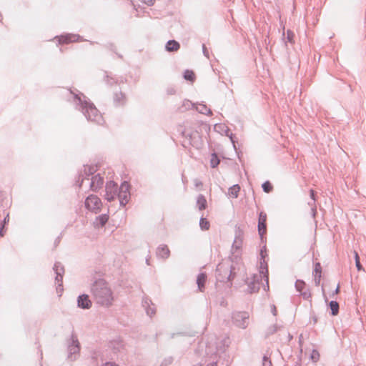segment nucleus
Instances as JSON below:
<instances>
[{
    "label": "nucleus",
    "mask_w": 366,
    "mask_h": 366,
    "mask_svg": "<svg viewBox=\"0 0 366 366\" xmlns=\"http://www.w3.org/2000/svg\"><path fill=\"white\" fill-rule=\"evenodd\" d=\"M77 92L73 93L71 91V93L74 94V100L76 108L81 111L88 121L102 124L104 122L103 117L94 104L90 101L86 100V97L81 92L79 91Z\"/></svg>",
    "instance_id": "f257e3e1"
},
{
    "label": "nucleus",
    "mask_w": 366,
    "mask_h": 366,
    "mask_svg": "<svg viewBox=\"0 0 366 366\" xmlns=\"http://www.w3.org/2000/svg\"><path fill=\"white\" fill-rule=\"evenodd\" d=\"M92 295L97 305L109 307L112 305L114 301L113 292L107 282L103 279H98L91 286Z\"/></svg>",
    "instance_id": "f03ea898"
},
{
    "label": "nucleus",
    "mask_w": 366,
    "mask_h": 366,
    "mask_svg": "<svg viewBox=\"0 0 366 366\" xmlns=\"http://www.w3.org/2000/svg\"><path fill=\"white\" fill-rule=\"evenodd\" d=\"M241 264L233 257H229L219 263L216 269V277L221 282H232L240 270Z\"/></svg>",
    "instance_id": "7ed1b4c3"
},
{
    "label": "nucleus",
    "mask_w": 366,
    "mask_h": 366,
    "mask_svg": "<svg viewBox=\"0 0 366 366\" xmlns=\"http://www.w3.org/2000/svg\"><path fill=\"white\" fill-rule=\"evenodd\" d=\"M182 136L185 138L182 142V146L187 148L192 146L195 148H199L202 145V138L199 132L196 130H191L187 129H179Z\"/></svg>",
    "instance_id": "20e7f679"
},
{
    "label": "nucleus",
    "mask_w": 366,
    "mask_h": 366,
    "mask_svg": "<svg viewBox=\"0 0 366 366\" xmlns=\"http://www.w3.org/2000/svg\"><path fill=\"white\" fill-rule=\"evenodd\" d=\"M243 243V232L242 230H237L233 242V244L232 245L231 252L232 254V256L231 257H233V259L239 261V254L242 249Z\"/></svg>",
    "instance_id": "39448f33"
},
{
    "label": "nucleus",
    "mask_w": 366,
    "mask_h": 366,
    "mask_svg": "<svg viewBox=\"0 0 366 366\" xmlns=\"http://www.w3.org/2000/svg\"><path fill=\"white\" fill-rule=\"evenodd\" d=\"M249 317L247 312H234L232 316L233 324L242 329H245L248 326Z\"/></svg>",
    "instance_id": "423d86ee"
},
{
    "label": "nucleus",
    "mask_w": 366,
    "mask_h": 366,
    "mask_svg": "<svg viewBox=\"0 0 366 366\" xmlns=\"http://www.w3.org/2000/svg\"><path fill=\"white\" fill-rule=\"evenodd\" d=\"M80 352V344L77 337L74 335H71L70 342L68 345V358L71 361L76 359V356Z\"/></svg>",
    "instance_id": "0eeeda50"
},
{
    "label": "nucleus",
    "mask_w": 366,
    "mask_h": 366,
    "mask_svg": "<svg viewBox=\"0 0 366 366\" xmlns=\"http://www.w3.org/2000/svg\"><path fill=\"white\" fill-rule=\"evenodd\" d=\"M84 204L87 209L97 213L101 210L102 201L97 195L91 194L86 198Z\"/></svg>",
    "instance_id": "6e6552de"
},
{
    "label": "nucleus",
    "mask_w": 366,
    "mask_h": 366,
    "mask_svg": "<svg viewBox=\"0 0 366 366\" xmlns=\"http://www.w3.org/2000/svg\"><path fill=\"white\" fill-rule=\"evenodd\" d=\"M53 269L56 274L55 280L57 283L56 291L58 292H61L63 291L62 280L64 274V266L61 264V262H56L54 265Z\"/></svg>",
    "instance_id": "1a4fd4ad"
},
{
    "label": "nucleus",
    "mask_w": 366,
    "mask_h": 366,
    "mask_svg": "<svg viewBox=\"0 0 366 366\" xmlns=\"http://www.w3.org/2000/svg\"><path fill=\"white\" fill-rule=\"evenodd\" d=\"M96 171H97V169H96L95 166H93V165H90V166L84 165V169L81 170L79 172L78 179L76 181V183L78 185V187H81L84 180L85 179H89V177L91 175H92L93 174H94Z\"/></svg>",
    "instance_id": "9d476101"
},
{
    "label": "nucleus",
    "mask_w": 366,
    "mask_h": 366,
    "mask_svg": "<svg viewBox=\"0 0 366 366\" xmlns=\"http://www.w3.org/2000/svg\"><path fill=\"white\" fill-rule=\"evenodd\" d=\"M262 279V277L261 274H254L251 280L246 282L247 284V292L249 293L257 292L259 290V285Z\"/></svg>",
    "instance_id": "9b49d317"
},
{
    "label": "nucleus",
    "mask_w": 366,
    "mask_h": 366,
    "mask_svg": "<svg viewBox=\"0 0 366 366\" xmlns=\"http://www.w3.org/2000/svg\"><path fill=\"white\" fill-rule=\"evenodd\" d=\"M266 251V246L264 245L260 250V265H259V273L258 274H261L262 277L264 275H269L268 274V267L267 263L264 261V252Z\"/></svg>",
    "instance_id": "f8f14e48"
},
{
    "label": "nucleus",
    "mask_w": 366,
    "mask_h": 366,
    "mask_svg": "<svg viewBox=\"0 0 366 366\" xmlns=\"http://www.w3.org/2000/svg\"><path fill=\"white\" fill-rule=\"evenodd\" d=\"M77 306L84 310H88L92 307V302L89 300V295L83 294L77 298Z\"/></svg>",
    "instance_id": "ddd939ff"
},
{
    "label": "nucleus",
    "mask_w": 366,
    "mask_h": 366,
    "mask_svg": "<svg viewBox=\"0 0 366 366\" xmlns=\"http://www.w3.org/2000/svg\"><path fill=\"white\" fill-rule=\"evenodd\" d=\"M142 307L144 308L147 315L152 316L155 314L156 309L152 300L148 297H144L142 299Z\"/></svg>",
    "instance_id": "4468645a"
},
{
    "label": "nucleus",
    "mask_w": 366,
    "mask_h": 366,
    "mask_svg": "<svg viewBox=\"0 0 366 366\" xmlns=\"http://www.w3.org/2000/svg\"><path fill=\"white\" fill-rule=\"evenodd\" d=\"M103 184L104 178L100 175V174H97L92 177L90 189L92 191H97L102 187Z\"/></svg>",
    "instance_id": "2eb2a0df"
},
{
    "label": "nucleus",
    "mask_w": 366,
    "mask_h": 366,
    "mask_svg": "<svg viewBox=\"0 0 366 366\" xmlns=\"http://www.w3.org/2000/svg\"><path fill=\"white\" fill-rule=\"evenodd\" d=\"M81 36L78 34H66V35H61L59 37V43L61 44H68L70 42H75L78 41Z\"/></svg>",
    "instance_id": "dca6fc26"
},
{
    "label": "nucleus",
    "mask_w": 366,
    "mask_h": 366,
    "mask_svg": "<svg viewBox=\"0 0 366 366\" xmlns=\"http://www.w3.org/2000/svg\"><path fill=\"white\" fill-rule=\"evenodd\" d=\"M170 251L166 244L159 245L157 249V256L162 259H167L169 257Z\"/></svg>",
    "instance_id": "f3484780"
},
{
    "label": "nucleus",
    "mask_w": 366,
    "mask_h": 366,
    "mask_svg": "<svg viewBox=\"0 0 366 366\" xmlns=\"http://www.w3.org/2000/svg\"><path fill=\"white\" fill-rule=\"evenodd\" d=\"M179 48L180 44L174 39L169 40L165 45V49L169 52L177 51L179 49Z\"/></svg>",
    "instance_id": "a211bd4d"
},
{
    "label": "nucleus",
    "mask_w": 366,
    "mask_h": 366,
    "mask_svg": "<svg viewBox=\"0 0 366 366\" xmlns=\"http://www.w3.org/2000/svg\"><path fill=\"white\" fill-rule=\"evenodd\" d=\"M114 103L116 106L124 105L126 103L125 94L122 92L115 93L114 95Z\"/></svg>",
    "instance_id": "6ab92c4d"
},
{
    "label": "nucleus",
    "mask_w": 366,
    "mask_h": 366,
    "mask_svg": "<svg viewBox=\"0 0 366 366\" xmlns=\"http://www.w3.org/2000/svg\"><path fill=\"white\" fill-rule=\"evenodd\" d=\"M207 274L205 272H201L198 274L197 278V284L199 291L202 292L204 289V285L207 280Z\"/></svg>",
    "instance_id": "aec40b11"
},
{
    "label": "nucleus",
    "mask_w": 366,
    "mask_h": 366,
    "mask_svg": "<svg viewBox=\"0 0 366 366\" xmlns=\"http://www.w3.org/2000/svg\"><path fill=\"white\" fill-rule=\"evenodd\" d=\"M315 195H316L315 192L313 189H310V198L312 199V201L308 202V204L311 207V213H312V215L313 217H315V214H317V208H316V205H315V202H316Z\"/></svg>",
    "instance_id": "412c9836"
},
{
    "label": "nucleus",
    "mask_w": 366,
    "mask_h": 366,
    "mask_svg": "<svg viewBox=\"0 0 366 366\" xmlns=\"http://www.w3.org/2000/svg\"><path fill=\"white\" fill-rule=\"evenodd\" d=\"M257 229H267V214L264 212L259 214Z\"/></svg>",
    "instance_id": "4be33fe9"
},
{
    "label": "nucleus",
    "mask_w": 366,
    "mask_h": 366,
    "mask_svg": "<svg viewBox=\"0 0 366 366\" xmlns=\"http://www.w3.org/2000/svg\"><path fill=\"white\" fill-rule=\"evenodd\" d=\"M117 196L119 198L120 205L124 207L129 202L130 192L117 193Z\"/></svg>",
    "instance_id": "5701e85b"
},
{
    "label": "nucleus",
    "mask_w": 366,
    "mask_h": 366,
    "mask_svg": "<svg viewBox=\"0 0 366 366\" xmlns=\"http://www.w3.org/2000/svg\"><path fill=\"white\" fill-rule=\"evenodd\" d=\"M197 205L199 210H204L207 207V200L203 194H199L197 199Z\"/></svg>",
    "instance_id": "b1692460"
},
{
    "label": "nucleus",
    "mask_w": 366,
    "mask_h": 366,
    "mask_svg": "<svg viewBox=\"0 0 366 366\" xmlns=\"http://www.w3.org/2000/svg\"><path fill=\"white\" fill-rule=\"evenodd\" d=\"M108 219H109V216L107 214H101V215L97 217L94 224L97 226L104 227L106 224V223L107 222Z\"/></svg>",
    "instance_id": "393cba45"
},
{
    "label": "nucleus",
    "mask_w": 366,
    "mask_h": 366,
    "mask_svg": "<svg viewBox=\"0 0 366 366\" xmlns=\"http://www.w3.org/2000/svg\"><path fill=\"white\" fill-rule=\"evenodd\" d=\"M195 109L202 114L211 115L212 111L209 109L205 104H199L198 106L194 107Z\"/></svg>",
    "instance_id": "a878e982"
},
{
    "label": "nucleus",
    "mask_w": 366,
    "mask_h": 366,
    "mask_svg": "<svg viewBox=\"0 0 366 366\" xmlns=\"http://www.w3.org/2000/svg\"><path fill=\"white\" fill-rule=\"evenodd\" d=\"M329 307L331 310V315L332 316H336L338 315L340 306L337 301H335V300L330 301L329 303Z\"/></svg>",
    "instance_id": "bb28decb"
},
{
    "label": "nucleus",
    "mask_w": 366,
    "mask_h": 366,
    "mask_svg": "<svg viewBox=\"0 0 366 366\" xmlns=\"http://www.w3.org/2000/svg\"><path fill=\"white\" fill-rule=\"evenodd\" d=\"M220 163V159L217 156V153L213 152L211 154L210 158V167L212 168H216Z\"/></svg>",
    "instance_id": "cd10ccee"
},
{
    "label": "nucleus",
    "mask_w": 366,
    "mask_h": 366,
    "mask_svg": "<svg viewBox=\"0 0 366 366\" xmlns=\"http://www.w3.org/2000/svg\"><path fill=\"white\" fill-rule=\"evenodd\" d=\"M240 191V187L239 184H234L229 189V194L233 198H237Z\"/></svg>",
    "instance_id": "c85d7f7f"
},
{
    "label": "nucleus",
    "mask_w": 366,
    "mask_h": 366,
    "mask_svg": "<svg viewBox=\"0 0 366 366\" xmlns=\"http://www.w3.org/2000/svg\"><path fill=\"white\" fill-rule=\"evenodd\" d=\"M195 107V104L192 103L189 100H184L183 102L182 106L179 108V110L182 112H184L185 110L189 109H194Z\"/></svg>",
    "instance_id": "c756f323"
},
{
    "label": "nucleus",
    "mask_w": 366,
    "mask_h": 366,
    "mask_svg": "<svg viewBox=\"0 0 366 366\" xmlns=\"http://www.w3.org/2000/svg\"><path fill=\"white\" fill-rule=\"evenodd\" d=\"M183 77L185 80L193 82L195 80V74L192 70L186 69Z\"/></svg>",
    "instance_id": "7c9ffc66"
},
{
    "label": "nucleus",
    "mask_w": 366,
    "mask_h": 366,
    "mask_svg": "<svg viewBox=\"0 0 366 366\" xmlns=\"http://www.w3.org/2000/svg\"><path fill=\"white\" fill-rule=\"evenodd\" d=\"M130 184L128 182L124 181L119 188L118 189V192L117 193H124V192H130Z\"/></svg>",
    "instance_id": "2f4dec72"
},
{
    "label": "nucleus",
    "mask_w": 366,
    "mask_h": 366,
    "mask_svg": "<svg viewBox=\"0 0 366 366\" xmlns=\"http://www.w3.org/2000/svg\"><path fill=\"white\" fill-rule=\"evenodd\" d=\"M104 47L113 51L119 59H123V56L121 54L117 53V47L113 43H107L104 45Z\"/></svg>",
    "instance_id": "473e14b6"
},
{
    "label": "nucleus",
    "mask_w": 366,
    "mask_h": 366,
    "mask_svg": "<svg viewBox=\"0 0 366 366\" xmlns=\"http://www.w3.org/2000/svg\"><path fill=\"white\" fill-rule=\"evenodd\" d=\"M211 362H209L207 366H217L218 362V357L217 353H214L210 357ZM194 366H202L201 364H197Z\"/></svg>",
    "instance_id": "72a5a7b5"
},
{
    "label": "nucleus",
    "mask_w": 366,
    "mask_h": 366,
    "mask_svg": "<svg viewBox=\"0 0 366 366\" xmlns=\"http://www.w3.org/2000/svg\"><path fill=\"white\" fill-rule=\"evenodd\" d=\"M117 184L114 181H109L107 182L106 191L111 190L115 193L117 192Z\"/></svg>",
    "instance_id": "f704fd0d"
},
{
    "label": "nucleus",
    "mask_w": 366,
    "mask_h": 366,
    "mask_svg": "<svg viewBox=\"0 0 366 366\" xmlns=\"http://www.w3.org/2000/svg\"><path fill=\"white\" fill-rule=\"evenodd\" d=\"M262 188L263 191L266 193H269L273 190V186L269 181H265L262 184Z\"/></svg>",
    "instance_id": "c9c22d12"
},
{
    "label": "nucleus",
    "mask_w": 366,
    "mask_h": 366,
    "mask_svg": "<svg viewBox=\"0 0 366 366\" xmlns=\"http://www.w3.org/2000/svg\"><path fill=\"white\" fill-rule=\"evenodd\" d=\"M295 286L296 290L300 292H302V290H305L307 287L305 282L301 280H297L295 282Z\"/></svg>",
    "instance_id": "e433bc0d"
},
{
    "label": "nucleus",
    "mask_w": 366,
    "mask_h": 366,
    "mask_svg": "<svg viewBox=\"0 0 366 366\" xmlns=\"http://www.w3.org/2000/svg\"><path fill=\"white\" fill-rule=\"evenodd\" d=\"M199 227H200V229H209V221L206 218L201 217L199 219Z\"/></svg>",
    "instance_id": "4c0bfd02"
},
{
    "label": "nucleus",
    "mask_w": 366,
    "mask_h": 366,
    "mask_svg": "<svg viewBox=\"0 0 366 366\" xmlns=\"http://www.w3.org/2000/svg\"><path fill=\"white\" fill-rule=\"evenodd\" d=\"M116 196H117V193L111 191V190H109V191H106V199L108 202H112L116 198Z\"/></svg>",
    "instance_id": "58836bf2"
},
{
    "label": "nucleus",
    "mask_w": 366,
    "mask_h": 366,
    "mask_svg": "<svg viewBox=\"0 0 366 366\" xmlns=\"http://www.w3.org/2000/svg\"><path fill=\"white\" fill-rule=\"evenodd\" d=\"M112 346L114 348V350H117L118 351H120V350L123 347V344L122 340H114L112 342Z\"/></svg>",
    "instance_id": "ea45409f"
},
{
    "label": "nucleus",
    "mask_w": 366,
    "mask_h": 366,
    "mask_svg": "<svg viewBox=\"0 0 366 366\" xmlns=\"http://www.w3.org/2000/svg\"><path fill=\"white\" fill-rule=\"evenodd\" d=\"M300 295L305 300H309L311 297V292H310L309 288H307V287H306L305 290H302V292H300Z\"/></svg>",
    "instance_id": "a19ab883"
},
{
    "label": "nucleus",
    "mask_w": 366,
    "mask_h": 366,
    "mask_svg": "<svg viewBox=\"0 0 366 366\" xmlns=\"http://www.w3.org/2000/svg\"><path fill=\"white\" fill-rule=\"evenodd\" d=\"M322 274V267L320 262H317L315 264V269L313 272L314 276H319Z\"/></svg>",
    "instance_id": "79ce46f5"
},
{
    "label": "nucleus",
    "mask_w": 366,
    "mask_h": 366,
    "mask_svg": "<svg viewBox=\"0 0 366 366\" xmlns=\"http://www.w3.org/2000/svg\"><path fill=\"white\" fill-rule=\"evenodd\" d=\"M280 329V327L277 325H273L270 326L267 331V335H270L277 332Z\"/></svg>",
    "instance_id": "37998d69"
},
{
    "label": "nucleus",
    "mask_w": 366,
    "mask_h": 366,
    "mask_svg": "<svg viewBox=\"0 0 366 366\" xmlns=\"http://www.w3.org/2000/svg\"><path fill=\"white\" fill-rule=\"evenodd\" d=\"M355 264H356V267L358 271H360L362 270L363 268H362V266L360 262V258H359V256H358V254L357 252L355 251Z\"/></svg>",
    "instance_id": "c03bdc74"
},
{
    "label": "nucleus",
    "mask_w": 366,
    "mask_h": 366,
    "mask_svg": "<svg viewBox=\"0 0 366 366\" xmlns=\"http://www.w3.org/2000/svg\"><path fill=\"white\" fill-rule=\"evenodd\" d=\"M294 36H295V34H294L293 31H292L291 30L287 31V40L289 42H290V43L294 42Z\"/></svg>",
    "instance_id": "a18cd8bd"
},
{
    "label": "nucleus",
    "mask_w": 366,
    "mask_h": 366,
    "mask_svg": "<svg viewBox=\"0 0 366 366\" xmlns=\"http://www.w3.org/2000/svg\"><path fill=\"white\" fill-rule=\"evenodd\" d=\"M9 221V214H6V216L4 218L3 221L0 222V229H4L6 227V224Z\"/></svg>",
    "instance_id": "49530a36"
},
{
    "label": "nucleus",
    "mask_w": 366,
    "mask_h": 366,
    "mask_svg": "<svg viewBox=\"0 0 366 366\" xmlns=\"http://www.w3.org/2000/svg\"><path fill=\"white\" fill-rule=\"evenodd\" d=\"M173 362V358L172 357L165 358L163 362L161 363L160 366H168L169 365L172 364Z\"/></svg>",
    "instance_id": "de8ad7c7"
},
{
    "label": "nucleus",
    "mask_w": 366,
    "mask_h": 366,
    "mask_svg": "<svg viewBox=\"0 0 366 366\" xmlns=\"http://www.w3.org/2000/svg\"><path fill=\"white\" fill-rule=\"evenodd\" d=\"M262 366H272L271 360L267 356L263 357Z\"/></svg>",
    "instance_id": "09e8293b"
},
{
    "label": "nucleus",
    "mask_w": 366,
    "mask_h": 366,
    "mask_svg": "<svg viewBox=\"0 0 366 366\" xmlns=\"http://www.w3.org/2000/svg\"><path fill=\"white\" fill-rule=\"evenodd\" d=\"M319 357H320V354H319V352H318L317 350H314L312 351V355H311V358H312V360L314 362H317V361L319 360Z\"/></svg>",
    "instance_id": "8fccbe9b"
},
{
    "label": "nucleus",
    "mask_w": 366,
    "mask_h": 366,
    "mask_svg": "<svg viewBox=\"0 0 366 366\" xmlns=\"http://www.w3.org/2000/svg\"><path fill=\"white\" fill-rule=\"evenodd\" d=\"M262 278L264 279V281L266 282V285H264V290H269V275H264Z\"/></svg>",
    "instance_id": "3c124183"
},
{
    "label": "nucleus",
    "mask_w": 366,
    "mask_h": 366,
    "mask_svg": "<svg viewBox=\"0 0 366 366\" xmlns=\"http://www.w3.org/2000/svg\"><path fill=\"white\" fill-rule=\"evenodd\" d=\"M202 52L204 56L209 58V51L204 44H202Z\"/></svg>",
    "instance_id": "603ef678"
},
{
    "label": "nucleus",
    "mask_w": 366,
    "mask_h": 366,
    "mask_svg": "<svg viewBox=\"0 0 366 366\" xmlns=\"http://www.w3.org/2000/svg\"><path fill=\"white\" fill-rule=\"evenodd\" d=\"M267 230H258L259 235L262 242H263L264 236L266 235Z\"/></svg>",
    "instance_id": "864d4df0"
},
{
    "label": "nucleus",
    "mask_w": 366,
    "mask_h": 366,
    "mask_svg": "<svg viewBox=\"0 0 366 366\" xmlns=\"http://www.w3.org/2000/svg\"><path fill=\"white\" fill-rule=\"evenodd\" d=\"M229 130L228 129L227 131V136H228L229 137V139H230L231 142H232V144H234V134L232 132H230L229 134ZM234 147H235V145H234Z\"/></svg>",
    "instance_id": "5fc2aeb1"
},
{
    "label": "nucleus",
    "mask_w": 366,
    "mask_h": 366,
    "mask_svg": "<svg viewBox=\"0 0 366 366\" xmlns=\"http://www.w3.org/2000/svg\"><path fill=\"white\" fill-rule=\"evenodd\" d=\"M315 285H319L320 283V280H321V275H319V276H315Z\"/></svg>",
    "instance_id": "6e6d98bb"
},
{
    "label": "nucleus",
    "mask_w": 366,
    "mask_h": 366,
    "mask_svg": "<svg viewBox=\"0 0 366 366\" xmlns=\"http://www.w3.org/2000/svg\"><path fill=\"white\" fill-rule=\"evenodd\" d=\"M143 3L145 4H147L148 6H152L154 4L155 0H141Z\"/></svg>",
    "instance_id": "4d7b16f0"
},
{
    "label": "nucleus",
    "mask_w": 366,
    "mask_h": 366,
    "mask_svg": "<svg viewBox=\"0 0 366 366\" xmlns=\"http://www.w3.org/2000/svg\"><path fill=\"white\" fill-rule=\"evenodd\" d=\"M167 92L168 94L172 95V94H174L176 93V90H175L174 88L171 87V88H168L167 89Z\"/></svg>",
    "instance_id": "13d9d810"
},
{
    "label": "nucleus",
    "mask_w": 366,
    "mask_h": 366,
    "mask_svg": "<svg viewBox=\"0 0 366 366\" xmlns=\"http://www.w3.org/2000/svg\"><path fill=\"white\" fill-rule=\"evenodd\" d=\"M223 344L224 347H228L229 344V339L228 337H225L223 340Z\"/></svg>",
    "instance_id": "bf43d9fd"
},
{
    "label": "nucleus",
    "mask_w": 366,
    "mask_h": 366,
    "mask_svg": "<svg viewBox=\"0 0 366 366\" xmlns=\"http://www.w3.org/2000/svg\"><path fill=\"white\" fill-rule=\"evenodd\" d=\"M311 319L312 320V321H313V323H314V324H316V323H317V316L315 315V313H314V312H312V315H311Z\"/></svg>",
    "instance_id": "052dcab7"
},
{
    "label": "nucleus",
    "mask_w": 366,
    "mask_h": 366,
    "mask_svg": "<svg viewBox=\"0 0 366 366\" xmlns=\"http://www.w3.org/2000/svg\"><path fill=\"white\" fill-rule=\"evenodd\" d=\"M60 240H61V237L59 236L54 241V247H57V245L59 244L60 242Z\"/></svg>",
    "instance_id": "680f3d73"
},
{
    "label": "nucleus",
    "mask_w": 366,
    "mask_h": 366,
    "mask_svg": "<svg viewBox=\"0 0 366 366\" xmlns=\"http://www.w3.org/2000/svg\"><path fill=\"white\" fill-rule=\"evenodd\" d=\"M103 366H117V365L114 362H107L104 363L103 365Z\"/></svg>",
    "instance_id": "e2e57ef3"
},
{
    "label": "nucleus",
    "mask_w": 366,
    "mask_h": 366,
    "mask_svg": "<svg viewBox=\"0 0 366 366\" xmlns=\"http://www.w3.org/2000/svg\"><path fill=\"white\" fill-rule=\"evenodd\" d=\"M272 312L274 315H277V309H276V307L274 305L272 306Z\"/></svg>",
    "instance_id": "0e129e2a"
},
{
    "label": "nucleus",
    "mask_w": 366,
    "mask_h": 366,
    "mask_svg": "<svg viewBox=\"0 0 366 366\" xmlns=\"http://www.w3.org/2000/svg\"><path fill=\"white\" fill-rule=\"evenodd\" d=\"M109 78L110 77L109 76V75L107 74L106 76H105V79H106V81H107V84H112V83H110V81H109Z\"/></svg>",
    "instance_id": "69168bd1"
},
{
    "label": "nucleus",
    "mask_w": 366,
    "mask_h": 366,
    "mask_svg": "<svg viewBox=\"0 0 366 366\" xmlns=\"http://www.w3.org/2000/svg\"><path fill=\"white\" fill-rule=\"evenodd\" d=\"M6 230H0V237H2L4 236Z\"/></svg>",
    "instance_id": "338daca9"
},
{
    "label": "nucleus",
    "mask_w": 366,
    "mask_h": 366,
    "mask_svg": "<svg viewBox=\"0 0 366 366\" xmlns=\"http://www.w3.org/2000/svg\"><path fill=\"white\" fill-rule=\"evenodd\" d=\"M339 292H340V288H339V286H337V288L335 290V293L337 294Z\"/></svg>",
    "instance_id": "774afa93"
}]
</instances>
